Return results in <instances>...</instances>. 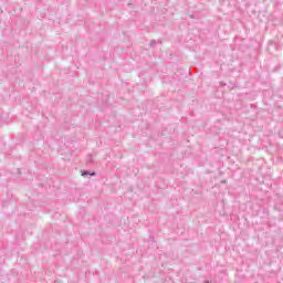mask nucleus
I'll use <instances>...</instances> for the list:
<instances>
[{"label": "nucleus", "mask_w": 283, "mask_h": 283, "mask_svg": "<svg viewBox=\"0 0 283 283\" xmlns=\"http://www.w3.org/2000/svg\"><path fill=\"white\" fill-rule=\"evenodd\" d=\"M82 176L85 178V177H87V176H96V172H90V171H87V170H84V171H82Z\"/></svg>", "instance_id": "1"}, {"label": "nucleus", "mask_w": 283, "mask_h": 283, "mask_svg": "<svg viewBox=\"0 0 283 283\" xmlns=\"http://www.w3.org/2000/svg\"><path fill=\"white\" fill-rule=\"evenodd\" d=\"M154 45H156V41H155V40H153V41L150 42V48H154Z\"/></svg>", "instance_id": "2"}, {"label": "nucleus", "mask_w": 283, "mask_h": 283, "mask_svg": "<svg viewBox=\"0 0 283 283\" xmlns=\"http://www.w3.org/2000/svg\"><path fill=\"white\" fill-rule=\"evenodd\" d=\"M88 163H92V157L88 158Z\"/></svg>", "instance_id": "3"}, {"label": "nucleus", "mask_w": 283, "mask_h": 283, "mask_svg": "<svg viewBox=\"0 0 283 283\" xmlns=\"http://www.w3.org/2000/svg\"><path fill=\"white\" fill-rule=\"evenodd\" d=\"M221 85H224V83H221Z\"/></svg>", "instance_id": "4"}, {"label": "nucleus", "mask_w": 283, "mask_h": 283, "mask_svg": "<svg viewBox=\"0 0 283 283\" xmlns=\"http://www.w3.org/2000/svg\"><path fill=\"white\" fill-rule=\"evenodd\" d=\"M206 283H209V282H206Z\"/></svg>", "instance_id": "5"}]
</instances>
